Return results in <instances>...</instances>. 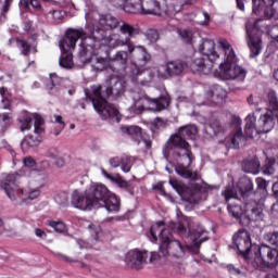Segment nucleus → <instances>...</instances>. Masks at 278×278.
Masks as SVG:
<instances>
[{
  "label": "nucleus",
  "mask_w": 278,
  "mask_h": 278,
  "mask_svg": "<svg viewBox=\"0 0 278 278\" xmlns=\"http://www.w3.org/2000/svg\"><path fill=\"white\" fill-rule=\"evenodd\" d=\"M92 18H97L96 12H90L86 15V29L90 34L89 37L84 28H70L66 31V36L60 41V49L68 53V51L75 49V45H77L79 39H91L93 42H104L109 49H112L111 42L114 40L115 36L123 34L124 36L134 38V36L138 34L136 27L129 23L121 22V20L112 14L101 15L98 20L99 27H94V24L90 22ZM115 29H119L121 34L114 33Z\"/></svg>",
  "instance_id": "nucleus-1"
},
{
  "label": "nucleus",
  "mask_w": 278,
  "mask_h": 278,
  "mask_svg": "<svg viewBox=\"0 0 278 278\" xmlns=\"http://www.w3.org/2000/svg\"><path fill=\"white\" fill-rule=\"evenodd\" d=\"M199 134V129L194 125H187L179 128L178 134L172 135L163 147V155L165 160L172 157L176 162L175 170L177 175L184 179H198L197 172H192V148L186 140H194Z\"/></svg>",
  "instance_id": "nucleus-2"
},
{
  "label": "nucleus",
  "mask_w": 278,
  "mask_h": 278,
  "mask_svg": "<svg viewBox=\"0 0 278 278\" xmlns=\"http://www.w3.org/2000/svg\"><path fill=\"white\" fill-rule=\"evenodd\" d=\"M125 92V85L123 80L112 77L110 80V86L103 87L101 85L91 86L90 90H85L86 99L91 101L96 112L103 118H112L118 123L121 121V115L118 109L113 104L108 103V97H121Z\"/></svg>",
  "instance_id": "nucleus-3"
},
{
  "label": "nucleus",
  "mask_w": 278,
  "mask_h": 278,
  "mask_svg": "<svg viewBox=\"0 0 278 278\" xmlns=\"http://www.w3.org/2000/svg\"><path fill=\"white\" fill-rule=\"evenodd\" d=\"M112 49H118L119 47H127L130 53V60L135 62L132 67L130 68V77H132V81H137L141 84V86H149V80H142L138 77H142V75H147V73L140 71L139 66H144L147 62L151 59L149 53H147V49L142 46L134 45L131 41V37L129 35L127 37H123V35H115L114 39L111 40Z\"/></svg>",
  "instance_id": "nucleus-4"
},
{
  "label": "nucleus",
  "mask_w": 278,
  "mask_h": 278,
  "mask_svg": "<svg viewBox=\"0 0 278 278\" xmlns=\"http://www.w3.org/2000/svg\"><path fill=\"white\" fill-rule=\"evenodd\" d=\"M151 242H157V238L161 241L159 253L163 257H176L181 260L186 255V248L177 239H173L170 230L164 228V222H159L152 225L150 229Z\"/></svg>",
  "instance_id": "nucleus-5"
},
{
  "label": "nucleus",
  "mask_w": 278,
  "mask_h": 278,
  "mask_svg": "<svg viewBox=\"0 0 278 278\" xmlns=\"http://www.w3.org/2000/svg\"><path fill=\"white\" fill-rule=\"evenodd\" d=\"M24 177L29 178L31 186L40 189L45 188V181H47V174L45 172L23 169L20 173L8 174L1 181V188L11 201H16L18 197V184L23 181Z\"/></svg>",
  "instance_id": "nucleus-6"
},
{
  "label": "nucleus",
  "mask_w": 278,
  "mask_h": 278,
  "mask_svg": "<svg viewBox=\"0 0 278 278\" xmlns=\"http://www.w3.org/2000/svg\"><path fill=\"white\" fill-rule=\"evenodd\" d=\"M218 46L223 49L226 55L225 62L219 65V79H240V81H243L245 73L242 67L236 64V62H238V58H236V52L233 51L231 43H229L227 39H219Z\"/></svg>",
  "instance_id": "nucleus-7"
},
{
  "label": "nucleus",
  "mask_w": 278,
  "mask_h": 278,
  "mask_svg": "<svg viewBox=\"0 0 278 278\" xmlns=\"http://www.w3.org/2000/svg\"><path fill=\"white\" fill-rule=\"evenodd\" d=\"M79 60L83 64H91L94 71H112L111 59H103L97 56L101 42L92 41V39H80Z\"/></svg>",
  "instance_id": "nucleus-8"
},
{
  "label": "nucleus",
  "mask_w": 278,
  "mask_h": 278,
  "mask_svg": "<svg viewBox=\"0 0 278 278\" xmlns=\"http://www.w3.org/2000/svg\"><path fill=\"white\" fill-rule=\"evenodd\" d=\"M175 229L182 238H190L191 244L194 248L193 253L195 254L199 253L201 244L208 240L207 236H205L207 231L197 225L194 219L190 217H181L178 224L175 225Z\"/></svg>",
  "instance_id": "nucleus-9"
},
{
  "label": "nucleus",
  "mask_w": 278,
  "mask_h": 278,
  "mask_svg": "<svg viewBox=\"0 0 278 278\" xmlns=\"http://www.w3.org/2000/svg\"><path fill=\"white\" fill-rule=\"evenodd\" d=\"M134 106L132 110L136 114H142L144 110L151 112H162L170 105V97L168 94L161 96L160 98L151 99L144 91L132 92Z\"/></svg>",
  "instance_id": "nucleus-10"
},
{
  "label": "nucleus",
  "mask_w": 278,
  "mask_h": 278,
  "mask_svg": "<svg viewBox=\"0 0 278 278\" xmlns=\"http://www.w3.org/2000/svg\"><path fill=\"white\" fill-rule=\"evenodd\" d=\"M73 207L76 210H81L83 212H90L92 210H99L92 195L89 194L88 189L84 192H79V190H74L72 193V201Z\"/></svg>",
  "instance_id": "nucleus-11"
},
{
  "label": "nucleus",
  "mask_w": 278,
  "mask_h": 278,
  "mask_svg": "<svg viewBox=\"0 0 278 278\" xmlns=\"http://www.w3.org/2000/svg\"><path fill=\"white\" fill-rule=\"evenodd\" d=\"M141 14H153L154 16L166 18L167 16H173V8L168 7L166 0H150L142 5Z\"/></svg>",
  "instance_id": "nucleus-12"
},
{
  "label": "nucleus",
  "mask_w": 278,
  "mask_h": 278,
  "mask_svg": "<svg viewBox=\"0 0 278 278\" xmlns=\"http://www.w3.org/2000/svg\"><path fill=\"white\" fill-rule=\"evenodd\" d=\"M232 240L243 257H249L251 253H253V247H255V244L251 243V235H249V231L244 229L239 230L233 236Z\"/></svg>",
  "instance_id": "nucleus-13"
},
{
  "label": "nucleus",
  "mask_w": 278,
  "mask_h": 278,
  "mask_svg": "<svg viewBox=\"0 0 278 278\" xmlns=\"http://www.w3.org/2000/svg\"><path fill=\"white\" fill-rule=\"evenodd\" d=\"M186 68V63L180 60L168 61L165 65L159 66L157 75L159 77H179Z\"/></svg>",
  "instance_id": "nucleus-14"
},
{
  "label": "nucleus",
  "mask_w": 278,
  "mask_h": 278,
  "mask_svg": "<svg viewBox=\"0 0 278 278\" xmlns=\"http://www.w3.org/2000/svg\"><path fill=\"white\" fill-rule=\"evenodd\" d=\"M252 253L254 255H260L263 258V262L268 266V268H275L277 262V250L270 248L267 244L252 247Z\"/></svg>",
  "instance_id": "nucleus-15"
},
{
  "label": "nucleus",
  "mask_w": 278,
  "mask_h": 278,
  "mask_svg": "<svg viewBox=\"0 0 278 278\" xmlns=\"http://www.w3.org/2000/svg\"><path fill=\"white\" fill-rule=\"evenodd\" d=\"M87 190L98 208L101 207V205H105V201H108V199H110V194H112L110 189L102 184L91 185Z\"/></svg>",
  "instance_id": "nucleus-16"
},
{
  "label": "nucleus",
  "mask_w": 278,
  "mask_h": 278,
  "mask_svg": "<svg viewBox=\"0 0 278 278\" xmlns=\"http://www.w3.org/2000/svg\"><path fill=\"white\" fill-rule=\"evenodd\" d=\"M148 257L149 252L147 251L130 250L126 254V264L129 268L141 270V268H144Z\"/></svg>",
  "instance_id": "nucleus-17"
},
{
  "label": "nucleus",
  "mask_w": 278,
  "mask_h": 278,
  "mask_svg": "<svg viewBox=\"0 0 278 278\" xmlns=\"http://www.w3.org/2000/svg\"><path fill=\"white\" fill-rule=\"evenodd\" d=\"M248 47L250 49V58H257L262 53V35L255 28L247 26Z\"/></svg>",
  "instance_id": "nucleus-18"
},
{
  "label": "nucleus",
  "mask_w": 278,
  "mask_h": 278,
  "mask_svg": "<svg viewBox=\"0 0 278 278\" xmlns=\"http://www.w3.org/2000/svg\"><path fill=\"white\" fill-rule=\"evenodd\" d=\"M245 224L250 223H260V220H264V212L262 211V206L257 204V202H247L244 204V214Z\"/></svg>",
  "instance_id": "nucleus-19"
},
{
  "label": "nucleus",
  "mask_w": 278,
  "mask_h": 278,
  "mask_svg": "<svg viewBox=\"0 0 278 278\" xmlns=\"http://www.w3.org/2000/svg\"><path fill=\"white\" fill-rule=\"evenodd\" d=\"M214 62L210 59H205L203 56L194 59L190 63V68L192 73H200V75H210L212 73V68H214Z\"/></svg>",
  "instance_id": "nucleus-20"
},
{
  "label": "nucleus",
  "mask_w": 278,
  "mask_h": 278,
  "mask_svg": "<svg viewBox=\"0 0 278 278\" xmlns=\"http://www.w3.org/2000/svg\"><path fill=\"white\" fill-rule=\"evenodd\" d=\"M129 60H131V52H129V49L126 51H117L114 58L111 59V71H113V73H118V71L125 70V66Z\"/></svg>",
  "instance_id": "nucleus-21"
},
{
  "label": "nucleus",
  "mask_w": 278,
  "mask_h": 278,
  "mask_svg": "<svg viewBox=\"0 0 278 278\" xmlns=\"http://www.w3.org/2000/svg\"><path fill=\"white\" fill-rule=\"evenodd\" d=\"M212 190V187L207 184L197 185L194 189L190 190L188 195L189 203H199V201H203L207 199V192Z\"/></svg>",
  "instance_id": "nucleus-22"
},
{
  "label": "nucleus",
  "mask_w": 278,
  "mask_h": 278,
  "mask_svg": "<svg viewBox=\"0 0 278 278\" xmlns=\"http://www.w3.org/2000/svg\"><path fill=\"white\" fill-rule=\"evenodd\" d=\"M215 47L214 40L203 39L199 46V51H201L203 55H206L211 62H216L220 55L216 52Z\"/></svg>",
  "instance_id": "nucleus-23"
},
{
  "label": "nucleus",
  "mask_w": 278,
  "mask_h": 278,
  "mask_svg": "<svg viewBox=\"0 0 278 278\" xmlns=\"http://www.w3.org/2000/svg\"><path fill=\"white\" fill-rule=\"evenodd\" d=\"M256 121L257 119L253 114H250L245 117V127H244L245 138H255L256 136H260V134H262L260 131L257 124L255 125Z\"/></svg>",
  "instance_id": "nucleus-24"
},
{
  "label": "nucleus",
  "mask_w": 278,
  "mask_h": 278,
  "mask_svg": "<svg viewBox=\"0 0 278 278\" xmlns=\"http://www.w3.org/2000/svg\"><path fill=\"white\" fill-rule=\"evenodd\" d=\"M244 258L248 262V266H251L252 270H264L265 268H268L266 261H263L260 254L250 252V255L244 256Z\"/></svg>",
  "instance_id": "nucleus-25"
},
{
  "label": "nucleus",
  "mask_w": 278,
  "mask_h": 278,
  "mask_svg": "<svg viewBox=\"0 0 278 278\" xmlns=\"http://www.w3.org/2000/svg\"><path fill=\"white\" fill-rule=\"evenodd\" d=\"M237 188L243 199H247L250 194H253V180L249 177H242L239 179Z\"/></svg>",
  "instance_id": "nucleus-26"
},
{
  "label": "nucleus",
  "mask_w": 278,
  "mask_h": 278,
  "mask_svg": "<svg viewBox=\"0 0 278 278\" xmlns=\"http://www.w3.org/2000/svg\"><path fill=\"white\" fill-rule=\"evenodd\" d=\"M115 8H121L128 14H142V0H127L123 5Z\"/></svg>",
  "instance_id": "nucleus-27"
},
{
  "label": "nucleus",
  "mask_w": 278,
  "mask_h": 278,
  "mask_svg": "<svg viewBox=\"0 0 278 278\" xmlns=\"http://www.w3.org/2000/svg\"><path fill=\"white\" fill-rule=\"evenodd\" d=\"M64 79L55 74H50V78L46 84V88L50 94H58L60 92V86H62Z\"/></svg>",
  "instance_id": "nucleus-28"
},
{
  "label": "nucleus",
  "mask_w": 278,
  "mask_h": 278,
  "mask_svg": "<svg viewBox=\"0 0 278 278\" xmlns=\"http://www.w3.org/2000/svg\"><path fill=\"white\" fill-rule=\"evenodd\" d=\"M207 97H208V99H211V101L213 103H220V101H223V99H225V97H227V92L225 91V89H223V87L215 85L207 92Z\"/></svg>",
  "instance_id": "nucleus-29"
},
{
  "label": "nucleus",
  "mask_w": 278,
  "mask_h": 278,
  "mask_svg": "<svg viewBox=\"0 0 278 278\" xmlns=\"http://www.w3.org/2000/svg\"><path fill=\"white\" fill-rule=\"evenodd\" d=\"M100 207H105L109 212H119L121 200L115 194L110 193L109 198L104 200V204H100Z\"/></svg>",
  "instance_id": "nucleus-30"
},
{
  "label": "nucleus",
  "mask_w": 278,
  "mask_h": 278,
  "mask_svg": "<svg viewBox=\"0 0 278 278\" xmlns=\"http://www.w3.org/2000/svg\"><path fill=\"white\" fill-rule=\"evenodd\" d=\"M242 170L244 173L257 175V173H260V160H257V157L244 160L242 163Z\"/></svg>",
  "instance_id": "nucleus-31"
},
{
  "label": "nucleus",
  "mask_w": 278,
  "mask_h": 278,
  "mask_svg": "<svg viewBox=\"0 0 278 278\" xmlns=\"http://www.w3.org/2000/svg\"><path fill=\"white\" fill-rule=\"evenodd\" d=\"M39 144H40V138L34 137V135H28L22 140L21 148H22V151L26 153V151H29V149H34Z\"/></svg>",
  "instance_id": "nucleus-32"
},
{
  "label": "nucleus",
  "mask_w": 278,
  "mask_h": 278,
  "mask_svg": "<svg viewBox=\"0 0 278 278\" xmlns=\"http://www.w3.org/2000/svg\"><path fill=\"white\" fill-rule=\"evenodd\" d=\"M101 174L103 175V177H105V179H109L110 181H112V184H116V186H118V188H122L123 190H125L129 185V182L123 179L121 175L112 176L104 168H101Z\"/></svg>",
  "instance_id": "nucleus-33"
},
{
  "label": "nucleus",
  "mask_w": 278,
  "mask_h": 278,
  "mask_svg": "<svg viewBox=\"0 0 278 278\" xmlns=\"http://www.w3.org/2000/svg\"><path fill=\"white\" fill-rule=\"evenodd\" d=\"M123 134H127L130 138L135 139L137 142H140L142 138V129L138 126H122Z\"/></svg>",
  "instance_id": "nucleus-34"
},
{
  "label": "nucleus",
  "mask_w": 278,
  "mask_h": 278,
  "mask_svg": "<svg viewBox=\"0 0 278 278\" xmlns=\"http://www.w3.org/2000/svg\"><path fill=\"white\" fill-rule=\"evenodd\" d=\"M245 140H247V137L242 134V128L241 127L237 128L232 137L230 138L232 149H238L241 142H245Z\"/></svg>",
  "instance_id": "nucleus-35"
},
{
  "label": "nucleus",
  "mask_w": 278,
  "mask_h": 278,
  "mask_svg": "<svg viewBox=\"0 0 278 278\" xmlns=\"http://www.w3.org/2000/svg\"><path fill=\"white\" fill-rule=\"evenodd\" d=\"M278 0H252L253 8L252 12L253 14H260V11L262 10V2L266 8H273L277 3Z\"/></svg>",
  "instance_id": "nucleus-36"
},
{
  "label": "nucleus",
  "mask_w": 278,
  "mask_h": 278,
  "mask_svg": "<svg viewBox=\"0 0 278 278\" xmlns=\"http://www.w3.org/2000/svg\"><path fill=\"white\" fill-rule=\"evenodd\" d=\"M40 188L39 187H29L27 189H21V194L26 197L28 201H34L35 199H38L40 197Z\"/></svg>",
  "instance_id": "nucleus-37"
},
{
  "label": "nucleus",
  "mask_w": 278,
  "mask_h": 278,
  "mask_svg": "<svg viewBox=\"0 0 278 278\" xmlns=\"http://www.w3.org/2000/svg\"><path fill=\"white\" fill-rule=\"evenodd\" d=\"M87 229L94 242H99L101 238V226L99 224H89Z\"/></svg>",
  "instance_id": "nucleus-38"
},
{
  "label": "nucleus",
  "mask_w": 278,
  "mask_h": 278,
  "mask_svg": "<svg viewBox=\"0 0 278 278\" xmlns=\"http://www.w3.org/2000/svg\"><path fill=\"white\" fill-rule=\"evenodd\" d=\"M228 212L233 218H244V210L238 204H228Z\"/></svg>",
  "instance_id": "nucleus-39"
},
{
  "label": "nucleus",
  "mask_w": 278,
  "mask_h": 278,
  "mask_svg": "<svg viewBox=\"0 0 278 278\" xmlns=\"http://www.w3.org/2000/svg\"><path fill=\"white\" fill-rule=\"evenodd\" d=\"M59 64L62 68H73V66H75V63L73 62V54L63 53L59 61Z\"/></svg>",
  "instance_id": "nucleus-40"
},
{
  "label": "nucleus",
  "mask_w": 278,
  "mask_h": 278,
  "mask_svg": "<svg viewBox=\"0 0 278 278\" xmlns=\"http://www.w3.org/2000/svg\"><path fill=\"white\" fill-rule=\"evenodd\" d=\"M226 268L232 277H237V278L247 277V271H244L243 267H235L233 265L229 264L226 266Z\"/></svg>",
  "instance_id": "nucleus-41"
},
{
  "label": "nucleus",
  "mask_w": 278,
  "mask_h": 278,
  "mask_svg": "<svg viewBox=\"0 0 278 278\" xmlns=\"http://www.w3.org/2000/svg\"><path fill=\"white\" fill-rule=\"evenodd\" d=\"M33 118L35 119V134H37L38 136H40V134H42V131H45V128H42V126L45 125V118H42L40 115L38 114H34Z\"/></svg>",
  "instance_id": "nucleus-42"
},
{
  "label": "nucleus",
  "mask_w": 278,
  "mask_h": 278,
  "mask_svg": "<svg viewBox=\"0 0 278 278\" xmlns=\"http://www.w3.org/2000/svg\"><path fill=\"white\" fill-rule=\"evenodd\" d=\"M208 128L213 131V136H218V134H223V131H225V128H223V125H220L218 119H211Z\"/></svg>",
  "instance_id": "nucleus-43"
},
{
  "label": "nucleus",
  "mask_w": 278,
  "mask_h": 278,
  "mask_svg": "<svg viewBox=\"0 0 278 278\" xmlns=\"http://www.w3.org/2000/svg\"><path fill=\"white\" fill-rule=\"evenodd\" d=\"M34 118L29 117V116H24L22 118H18V123H20V130L21 131H29V129H31V123H33Z\"/></svg>",
  "instance_id": "nucleus-44"
},
{
  "label": "nucleus",
  "mask_w": 278,
  "mask_h": 278,
  "mask_svg": "<svg viewBox=\"0 0 278 278\" xmlns=\"http://www.w3.org/2000/svg\"><path fill=\"white\" fill-rule=\"evenodd\" d=\"M131 166H134V157L131 156L122 157L121 168L123 173H129V170H131Z\"/></svg>",
  "instance_id": "nucleus-45"
},
{
  "label": "nucleus",
  "mask_w": 278,
  "mask_h": 278,
  "mask_svg": "<svg viewBox=\"0 0 278 278\" xmlns=\"http://www.w3.org/2000/svg\"><path fill=\"white\" fill-rule=\"evenodd\" d=\"M264 240L271 247H278V231L268 232L264 236Z\"/></svg>",
  "instance_id": "nucleus-46"
},
{
  "label": "nucleus",
  "mask_w": 278,
  "mask_h": 278,
  "mask_svg": "<svg viewBox=\"0 0 278 278\" xmlns=\"http://www.w3.org/2000/svg\"><path fill=\"white\" fill-rule=\"evenodd\" d=\"M225 201H229L230 199H238V192L233 187H226L225 191L222 193Z\"/></svg>",
  "instance_id": "nucleus-47"
},
{
  "label": "nucleus",
  "mask_w": 278,
  "mask_h": 278,
  "mask_svg": "<svg viewBox=\"0 0 278 278\" xmlns=\"http://www.w3.org/2000/svg\"><path fill=\"white\" fill-rule=\"evenodd\" d=\"M169 185L172 186V188H174V190H176V192H178V194H184L186 186L181 181L177 179H170Z\"/></svg>",
  "instance_id": "nucleus-48"
},
{
  "label": "nucleus",
  "mask_w": 278,
  "mask_h": 278,
  "mask_svg": "<svg viewBox=\"0 0 278 278\" xmlns=\"http://www.w3.org/2000/svg\"><path fill=\"white\" fill-rule=\"evenodd\" d=\"M48 225L58 233H64L66 231V226L62 222H49Z\"/></svg>",
  "instance_id": "nucleus-49"
},
{
  "label": "nucleus",
  "mask_w": 278,
  "mask_h": 278,
  "mask_svg": "<svg viewBox=\"0 0 278 278\" xmlns=\"http://www.w3.org/2000/svg\"><path fill=\"white\" fill-rule=\"evenodd\" d=\"M267 34L273 38L274 42L278 43V24L269 25L267 27Z\"/></svg>",
  "instance_id": "nucleus-50"
},
{
  "label": "nucleus",
  "mask_w": 278,
  "mask_h": 278,
  "mask_svg": "<svg viewBox=\"0 0 278 278\" xmlns=\"http://www.w3.org/2000/svg\"><path fill=\"white\" fill-rule=\"evenodd\" d=\"M197 16L198 25H207L210 23V14L207 12H198Z\"/></svg>",
  "instance_id": "nucleus-51"
},
{
  "label": "nucleus",
  "mask_w": 278,
  "mask_h": 278,
  "mask_svg": "<svg viewBox=\"0 0 278 278\" xmlns=\"http://www.w3.org/2000/svg\"><path fill=\"white\" fill-rule=\"evenodd\" d=\"M55 201L59 203V205H66L68 203V193L66 191L58 193Z\"/></svg>",
  "instance_id": "nucleus-52"
},
{
  "label": "nucleus",
  "mask_w": 278,
  "mask_h": 278,
  "mask_svg": "<svg viewBox=\"0 0 278 278\" xmlns=\"http://www.w3.org/2000/svg\"><path fill=\"white\" fill-rule=\"evenodd\" d=\"M179 36L184 40V42H192V31L182 29L179 30Z\"/></svg>",
  "instance_id": "nucleus-53"
},
{
  "label": "nucleus",
  "mask_w": 278,
  "mask_h": 278,
  "mask_svg": "<svg viewBox=\"0 0 278 278\" xmlns=\"http://www.w3.org/2000/svg\"><path fill=\"white\" fill-rule=\"evenodd\" d=\"M18 43L22 48L23 55H29V53H31V45H29V42L20 40Z\"/></svg>",
  "instance_id": "nucleus-54"
},
{
  "label": "nucleus",
  "mask_w": 278,
  "mask_h": 278,
  "mask_svg": "<svg viewBox=\"0 0 278 278\" xmlns=\"http://www.w3.org/2000/svg\"><path fill=\"white\" fill-rule=\"evenodd\" d=\"M46 157H50L51 160H58L60 157V150L58 148H50L46 152Z\"/></svg>",
  "instance_id": "nucleus-55"
},
{
  "label": "nucleus",
  "mask_w": 278,
  "mask_h": 278,
  "mask_svg": "<svg viewBox=\"0 0 278 278\" xmlns=\"http://www.w3.org/2000/svg\"><path fill=\"white\" fill-rule=\"evenodd\" d=\"M123 163V157L121 156H113L109 159V164L112 168H118L121 164Z\"/></svg>",
  "instance_id": "nucleus-56"
},
{
  "label": "nucleus",
  "mask_w": 278,
  "mask_h": 278,
  "mask_svg": "<svg viewBox=\"0 0 278 278\" xmlns=\"http://www.w3.org/2000/svg\"><path fill=\"white\" fill-rule=\"evenodd\" d=\"M264 15H265L267 18H277V17H278L277 10L273 9V7H269L268 9H266V10L264 11Z\"/></svg>",
  "instance_id": "nucleus-57"
},
{
  "label": "nucleus",
  "mask_w": 278,
  "mask_h": 278,
  "mask_svg": "<svg viewBox=\"0 0 278 278\" xmlns=\"http://www.w3.org/2000/svg\"><path fill=\"white\" fill-rule=\"evenodd\" d=\"M263 173L265 175H275V163H268L264 166Z\"/></svg>",
  "instance_id": "nucleus-58"
},
{
  "label": "nucleus",
  "mask_w": 278,
  "mask_h": 278,
  "mask_svg": "<svg viewBox=\"0 0 278 278\" xmlns=\"http://www.w3.org/2000/svg\"><path fill=\"white\" fill-rule=\"evenodd\" d=\"M147 37L150 40V42H157L160 35L157 34V30L152 29L148 31Z\"/></svg>",
  "instance_id": "nucleus-59"
},
{
  "label": "nucleus",
  "mask_w": 278,
  "mask_h": 278,
  "mask_svg": "<svg viewBox=\"0 0 278 278\" xmlns=\"http://www.w3.org/2000/svg\"><path fill=\"white\" fill-rule=\"evenodd\" d=\"M248 103L251 108H257V105H260L257 97H254L253 94L248 97Z\"/></svg>",
  "instance_id": "nucleus-60"
},
{
  "label": "nucleus",
  "mask_w": 278,
  "mask_h": 278,
  "mask_svg": "<svg viewBox=\"0 0 278 278\" xmlns=\"http://www.w3.org/2000/svg\"><path fill=\"white\" fill-rule=\"evenodd\" d=\"M23 162L26 168H34L36 166V161L31 156L25 157Z\"/></svg>",
  "instance_id": "nucleus-61"
},
{
  "label": "nucleus",
  "mask_w": 278,
  "mask_h": 278,
  "mask_svg": "<svg viewBox=\"0 0 278 278\" xmlns=\"http://www.w3.org/2000/svg\"><path fill=\"white\" fill-rule=\"evenodd\" d=\"M256 186L257 188H260V190H266V188L268 187V182H266L264 178H256Z\"/></svg>",
  "instance_id": "nucleus-62"
},
{
  "label": "nucleus",
  "mask_w": 278,
  "mask_h": 278,
  "mask_svg": "<svg viewBox=\"0 0 278 278\" xmlns=\"http://www.w3.org/2000/svg\"><path fill=\"white\" fill-rule=\"evenodd\" d=\"M153 125L156 127V129H162V127H166V122L160 117H156L153 122Z\"/></svg>",
  "instance_id": "nucleus-63"
},
{
  "label": "nucleus",
  "mask_w": 278,
  "mask_h": 278,
  "mask_svg": "<svg viewBox=\"0 0 278 278\" xmlns=\"http://www.w3.org/2000/svg\"><path fill=\"white\" fill-rule=\"evenodd\" d=\"M51 123H58L61 126V129L64 128V121H62L61 115H53V117L51 118Z\"/></svg>",
  "instance_id": "nucleus-64"
}]
</instances>
